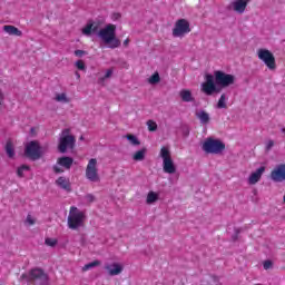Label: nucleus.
Instances as JSON below:
<instances>
[{
  "label": "nucleus",
  "instance_id": "17",
  "mask_svg": "<svg viewBox=\"0 0 285 285\" xmlns=\"http://www.w3.org/2000/svg\"><path fill=\"white\" fill-rule=\"evenodd\" d=\"M2 30L3 32H6V35H9L10 37H23V31L12 24L3 26Z\"/></svg>",
  "mask_w": 285,
  "mask_h": 285
},
{
  "label": "nucleus",
  "instance_id": "1",
  "mask_svg": "<svg viewBox=\"0 0 285 285\" xmlns=\"http://www.w3.org/2000/svg\"><path fill=\"white\" fill-rule=\"evenodd\" d=\"M235 83V76L222 70L214 71V76L207 73L205 81L200 85V90L207 97L222 92V89L228 88Z\"/></svg>",
  "mask_w": 285,
  "mask_h": 285
},
{
  "label": "nucleus",
  "instance_id": "14",
  "mask_svg": "<svg viewBox=\"0 0 285 285\" xmlns=\"http://www.w3.org/2000/svg\"><path fill=\"white\" fill-rule=\"evenodd\" d=\"M264 173H266V167H258L255 171L250 173V175L247 178V184H249V186H255V184H258L261 181Z\"/></svg>",
  "mask_w": 285,
  "mask_h": 285
},
{
  "label": "nucleus",
  "instance_id": "30",
  "mask_svg": "<svg viewBox=\"0 0 285 285\" xmlns=\"http://www.w3.org/2000/svg\"><path fill=\"white\" fill-rule=\"evenodd\" d=\"M24 224L27 226H35V224H37V218L33 217L32 215H28L27 218H26Z\"/></svg>",
  "mask_w": 285,
  "mask_h": 285
},
{
  "label": "nucleus",
  "instance_id": "31",
  "mask_svg": "<svg viewBox=\"0 0 285 285\" xmlns=\"http://www.w3.org/2000/svg\"><path fill=\"white\" fill-rule=\"evenodd\" d=\"M59 240H57V238H46L45 239V244L46 246H50L51 248H55V246H57Z\"/></svg>",
  "mask_w": 285,
  "mask_h": 285
},
{
  "label": "nucleus",
  "instance_id": "29",
  "mask_svg": "<svg viewBox=\"0 0 285 285\" xmlns=\"http://www.w3.org/2000/svg\"><path fill=\"white\" fill-rule=\"evenodd\" d=\"M226 101H228V98L226 97V94H223L217 102V108H226Z\"/></svg>",
  "mask_w": 285,
  "mask_h": 285
},
{
  "label": "nucleus",
  "instance_id": "38",
  "mask_svg": "<svg viewBox=\"0 0 285 285\" xmlns=\"http://www.w3.org/2000/svg\"><path fill=\"white\" fill-rule=\"evenodd\" d=\"M85 202H87V204H92V202H95V196L91 195V194H88V195L85 197Z\"/></svg>",
  "mask_w": 285,
  "mask_h": 285
},
{
  "label": "nucleus",
  "instance_id": "16",
  "mask_svg": "<svg viewBox=\"0 0 285 285\" xmlns=\"http://www.w3.org/2000/svg\"><path fill=\"white\" fill-rule=\"evenodd\" d=\"M101 27L100 21H89L83 28H82V35L85 37H90V35H95V32H99V28Z\"/></svg>",
  "mask_w": 285,
  "mask_h": 285
},
{
  "label": "nucleus",
  "instance_id": "5",
  "mask_svg": "<svg viewBox=\"0 0 285 285\" xmlns=\"http://www.w3.org/2000/svg\"><path fill=\"white\" fill-rule=\"evenodd\" d=\"M159 157L163 159V170L167 173V175H174L177 173V167L175 166V161L173 160V155L170 154V147L164 146L160 148Z\"/></svg>",
  "mask_w": 285,
  "mask_h": 285
},
{
  "label": "nucleus",
  "instance_id": "20",
  "mask_svg": "<svg viewBox=\"0 0 285 285\" xmlns=\"http://www.w3.org/2000/svg\"><path fill=\"white\" fill-rule=\"evenodd\" d=\"M157 202H159V193L154 190L148 191L146 197V204L148 206H153V204H157Z\"/></svg>",
  "mask_w": 285,
  "mask_h": 285
},
{
  "label": "nucleus",
  "instance_id": "40",
  "mask_svg": "<svg viewBox=\"0 0 285 285\" xmlns=\"http://www.w3.org/2000/svg\"><path fill=\"white\" fill-rule=\"evenodd\" d=\"M75 55H76V57H83V55H86V51H83V50H76Z\"/></svg>",
  "mask_w": 285,
  "mask_h": 285
},
{
  "label": "nucleus",
  "instance_id": "22",
  "mask_svg": "<svg viewBox=\"0 0 285 285\" xmlns=\"http://www.w3.org/2000/svg\"><path fill=\"white\" fill-rule=\"evenodd\" d=\"M4 150L9 159H14V142H12V140L7 141Z\"/></svg>",
  "mask_w": 285,
  "mask_h": 285
},
{
  "label": "nucleus",
  "instance_id": "18",
  "mask_svg": "<svg viewBox=\"0 0 285 285\" xmlns=\"http://www.w3.org/2000/svg\"><path fill=\"white\" fill-rule=\"evenodd\" d=\"M179 97L181 101H185L186 104H190L191 101H195V97H193V91L188 89H183L179 91Z\"/></svg>",
  "mask_w": 285,
  "mask_h": 285
},
{
  "label": "nucleus",
  "instance_id": "26",
  "mask_svg": "<svg viewBox=\"0 0 285 285\" xmlns=\"http://www.w3.org/2000/svg\"><path fill=\"white\" fill-rule=\"evenodd\" d=\"M97 266H101V262L99 261H94L91 263H88L86 264L83 267H82V271L83 273H86V271H90L92 268H97Z\"/></svg>",
  "mask_w": 285,
  "mask_h": 285
},
{
  "label": "nucleus",
  "instance_id": "37",
  "mask_svg": "<svg viewBox=\"0 0 285 285\" xmlns=\"http://www.w3.org/2000/svg\"><path fill=\"white\" fill-rule=\"evenodd\" d=\"M263 268H264L265 271H268L269 268H273V263H272L271 261H265V262L263 263Z\"/></svg>",
  "mask_w": 285,
  "mask_h": 285
},
{
  "label": "nucleus",
  "instance_id": "23",
  "mask_svg": "<svg viewBox=\"0 0 285 285\" xmlns=\"http://www.w3.org/2000/svg\"><path fill=\"white\" fill-rule=\"evenodd\" d=\"M55 101L58 104H70L71 99L68 97V94L66 92H58L55 96Z\"/></svg>",
  "mask_w": 285,
  "mask_h": 285
},
{
  "label": "nucleus",
  "instance_id": "36",
  "mask_svg": "<svg viewBox=\"0 0 285 285\" xmlns=\"http://www.w3.org/2000/svg\"><path fill=\"white\" fill-rule=\"evenodd\" d=\"M110 77H112V69H108L100 81H106V79H110Z\"/></svg>",
  "mask_w": 285,
  "mask_h": 285
},
{
  "label": "nucleus",
  "instance_id": "24",
  "mask_svg": "<svg viewBox=\"0 0 285 285\" xmlns=\"http://www.w3.org/2000/svg\"><path fill=\"white\" fill-rule=\"evenodd\" d=\"M72 158L70 157H61L58 159L57 164L58 166H62V168H66L67 170H69V168H71L72 166Z\"/></svg>",
  "mask_w": 285,
  "mask_h": 285
},
{
  "label": "nucleus",
  "instance_id": "11",
  "mask_svg": "<svg viewBox=\"0 0 285 285\" xmlns=\"http://www.w3.org/2000/svg\"><path fill=\"white\" fill-rule=\"evenodd\" d=\"M29 279L38 282L40 285H48V275L43 273V269L35 268L29 272Z\"/></svg>",
  "mask_w": 285,
  "mask_h": 285
},
{
  "label": "nucleus",
  "instance_id": "32",
  "mask_svg": "<svg viewBox=\"0 0 285 285\" xmlns=\"http://www.w3.org/2000/svg\"><path fill=\"white\" fill-rule=\"evenodd\" d=\"M147 128L149 132H155V130H157V122H155L154 120H148Z\"/></svg>",
  "mask_w": 285,
  "mask_h": 285
},
{
  "label": "nucleus",
  "instance_id": "27",
  "mask_svg": "<svg viewBox=\"0 0 285 285\" xmlns=\"http://www.w3.org/2000/svg\"><path fill=\"white\" fill-rule=\"evenodd\" d=\"M161 81V78L159 77V72H155L151 77L148 78V83L151 86H155Z\"/></svg>",
  "mask_w": 285,
  "mask_h": 285
},
{
  "label": "nucleus",
  "instance_id": "34",
  "mask_svg": "<svg viewBox=\"0 0 285 285\" xmlns=\"http://www.w3.org/2000/svg\"><path fill=\"white\" fill-rule=\"evenodd\" d=\"M24 170H30V167L27 165H22L21 167L18 168V177H23V171Z\"/></svg>",
  "mask_w": 285,
  "mask_h": 285
},
{
  "label": "nucleus",
  "instance_id": "43",
  "mask_svg": "<svg viewBox=\"0 0 285 285\" xmlns=\"http://www.w3.org/2000/svg\"><path fill=\"white\" fill-rule=\"evenodd\" d=\"M0 99L3 100V92L0 91Z\"/></svg>",
  "mask_w": 285,
  "mask_h": 285
},
{
  "label": "nucleus",
  "instance_id": "25",
  "mask_svg": "<svg viewBox=\"0 0 285 285\" xmlns=\"http://www.w3.org/2000/svg\"><path fill=\"white\" fill-rule=\"evenodd\" d=\"M146 153H147V149H146V148H142V149L136 151V153L132 155L134 161H144V159H146Z\"/></svg>",
  "mask_w": 285,
  "mask_h": 285
},
{
  "label": "nucleus",
  "instance_id": "6",
  "mask_svg": "<svg viewBox=\"0 0 285 285\" xmlns=\"http://www.w3.org/2000/svg\"><path fill=\"white\" fill-rule=\"evenodd\" d=\"M75 136L70 134V129H63L59 137L58 150L66 153V150H72L75 148Z\"/></svg>",
  "mask_w": 285,
  "mask_h": 285
},
{
  "label": "nucleus",
  "instance_id": "8",
  "mask_svg": "<svg viewBox=\"0 0 285 285\" xmlns=\"http://www.w3.org/2000/svg\"><path fill=\"white\" fill-rule=\"evenodd\" d=\"M257 57L259 61H263L268 70H277V63L275 62V56L271 50L261 48L257 50Z\"/></svg>",
  "mask_w": 285,
  "mask_h": 285
},
{
  "label": "nucleus",
  "instance_id": "12",
  "mask_svg": "<svg viewBox=\"0 0 285 285\" xmlns=\"http://www.w3.org/2000/svg\"><path fill=\"white\" fill-rule=\"evenodd\" d=\"M250 3V0H234L229 8L236 14H244L246 12V8H248V4Z\"/></svg>",
  "mask_w": 285,
  "mask_h": 285
},
{
  "label": "nucleus",
  "instance_id": "9",
  "mask_svg": "<svg viewBox=\"0 0 285 285\" xmlns=\"http://www.w3.org/2000/svg\"><path fill=\"white\" fill-rule=\"evenodd\" d=\"M24 155L28 157V159L37 161V159H41V155H43V148H41L38 141H30L26 145Z\"/></svg>",
  "mask_w": 285,
  "mask_h": 285
},
{
  "label": "nucleus",
  "instance_id": "44",
  "mask_svg": "<svg viewBox=\"0 0 285 285\" xmlns=\"http://www.w3.org/2000/svg\"><path fill=\"white\" fill-rule=\"evenodd\" d=\"M76 77H78V79H79L81 76L79 75V72H76Z\"/></svg>",
  "mask_w": 285,
  "mask_h": 285
},
{
  "label": "nucleus",
  "instance_id": "21",
  "mask_svg": "<svg viewBox=\"0 0 285 285\" xmlns=\"http://www.w3.org/2000/svg\"><path fill=\"white\" fill-rule=\"evenodd\" d=\"M196 117H197V119H199V121H200V124H203V126H206L210 121V115L204 110L197 111Z\"/></svg>",
  "mask_w": 285,
  "mask_h": 285
},
{
  "label": "nucleus",
  "instance_id": "35",
  "mask_svg": "<svg viewBox=\"0 0 285 285\" xmlns=\"http://www.w3.org/2000/svg\"><path fill=\"white\" fill-rule=\"evenodd\" d=\"M76 68L78 70H86V62H83V60L76 61Z\"/></svg>",
  "mask_w": 285,
  "mask_h": 285
},
{
  "label": "nucleus",
  "instance_id": "39",
  "mask_svg": "<svg viewBox=\"0 0 285 285\" xmlns=\"http://www.w3.org/2000/svg\"><path fill=\"white\" fill-rule=\"evenodd\" d=\"M111 19H112V21H117V20L121 19V14L120 13H114L111 16Z\"/></svg>",
  "mask_w": 285,
  "mask_h": 285
},
{
  "label": "nucleus",
  "instance_id": "13",
  "mask_svg": "<svg viewBox=\"0 0 285 285\" xmlns=\"http://www.w3.org/2000/svg\"><path fill=\"white\" fill-rule=\"evenodd\" d=\"M271 179L276 183L285 181V164H279L272 170Z\"/></svg>",
  "mask_w": 285,
  "mask_h": 285
},
{
  "label": "nucleus",
  "instance_id": "42",
  "mask_svg": "<svg viewBox=\"0 0 285 285\" xmlns=\"http://www.w3.org/2000/svg\"><path fill=\"white\" fill-rule=\"evenodd\" d=\"M53 170H55V173H63V170H61L58 166H55Z\"/></svg>",
  "mask_w": 285,
  "mask_h": 285
},
{
  "label": "nucleus",
  "instance_id": "2",
  "mask_svg": "<svg viewBox=\"0 0 285 285\" xmlns=\"http://www.w3.org/2000/svg\"><path fill=\"white\" fill-rule=\"evenodd\" d=\"M97 35L102 43L112 50L121 46V41L117 39V26L112 23H109L105 28L100 29Z\"/></svg>",
  "mask_w": 285,
  "mask_h": 285
},
{
  "label": "nucleus",
  "instance_id": "10",
  "mask_svg": "<svg viewBox=\"0 0 285 285\" xmlns=\"http://www.w3.org/2000/svg\"><path fill=\"white\" fill-rule=\"evenodd\" d=\"M86 177L89 181H92L94 184L100 181L99 167L96 158L89 159L86 167Z\"/></svg>",
  "mask_w": 285,
  "mask_h": 285
},
{
  "label": "nucleus",
  "instance_id": "33",
  "mask_svg": "<svg viewBox=\"0 0 285 285\" xmlns=\"http://www.w3.org/2000/svg\"><path fill=\"white\" fill-rule=\"evenodd\" d=\"M273 146H275V140L268 139L265 141V150L267 153L273 149Z\"/></svg>",
  "mask_w": 285,
  "mask_h": 285
},
{
  "label": "nucleus",
  "instance_id": "28",
  "mask_svg": "<svg viewBox=\"0 0 285 285\" xmlns=\"http://www.w3.org/2000/svg\"><path fill=\"white\" fill-rule=\"evenodd\" d=\"M126 139L129 140V144L131 146H140L141 141H139V138H137V136L135 135H127Z\"/></svg>",
  "mask_w": 285,
  "mask_h": 285
},
{
  "label": "nucleus",
  "instance_id": "41",
  "mask_svg": "<svg viewBox=\"0 0 285 285\" xmlns=\"http://www.w3.org/2000/svg\"><path fill=\"white\" fill-rule=\"evenodd\" d=\"M130 43V39H126L124 42H122V46H125V48H128V45Z\"/></svg>",
  "mask_w": 285,
  "mask_h": 285
},
{
  "label": "nucleus",
  "instance_id": "7",
  "mask_svg": "<svg viewBox=\"0 0 285 285\" xmlns=\"http://www.w3.org/2000/svg\"><path fill=\"white\" fill-rule=\"evenodd\" d=\"M190 32V22L187 19H178L173 28V37L184 39Z\"/></svg>",
  "mask_w": 285,
  "mask_h": 285
},
{
  "label": "nucleus",
  "instance_id": "3",
  "mask_svg": "<svg viewBox=\"0 0 285 285\" xmlns=\"http://www.w3.org/2000/svg\"><path fill=\"white\" fill-rule=\"evenodd\" d=\"M86 213L76 206H71L67 218V226L70 230H79L86 226Z\"/></svg>",
  "mask_w": 285,
  "mask_h": 285
},
{
  "label": "nucleus",
  "instance_id": "15",
  "mask_svg": "<svg viewBox=\"0 0 285 285\" xmlns=\"http://www.w3.org/2000/svg\"><path fill=\"white\" fill-rule=\"evenodd\" d=\"M105 269L107 271V274L110 275V277H115L124 273V264L117 262L109 263L105 265Z\"/></svg>",
  "mask_w": 285,
  "mask_h": 285
},
{
  "label": "nucleus",
  "instance_id": "19",
  "mask_svg": "<svg viewBox=\"0 0 285 285\" xmlns=\"http://www.w3.org/2000/svg\"><path fill=\"white\" fill-rule=\"evenodd\" d=\"M56 186L62 188V190L70 191V179L61 176L56 180Z\"/></svg>",
  "mask_w": 285,
  "mask_h": 285
},
{
  "label": "nucleus",
  "instance_id": "45",
  "mask_svg": "<svg viewBox=\"0 0 285 285\" xmlns=\"http://www.w3.org/2000/svg\"><path fill=\"white\" fill-rule=\"evenodd\" d=\"M0 106H1V101H0Z\"/></svg>",
  "mask_w": 285,
  "mask_h": 285
},
{
  "label": "nucleus",
  "instance_id": "4",
  "mask_svg": "<svg viewBox=\"0 0 285 285\" xmlns=\"http://www.w3.org/2000/svg\"><path fill=\"white\" fill-rule=\"evenodd\" d=\"M202 148L207 155H222L226 150V144L217 138L208 137L204 140Z\"/></svg>",
  "mask_w": 285,
  "mask_h": 285
}]
</instances>
